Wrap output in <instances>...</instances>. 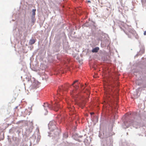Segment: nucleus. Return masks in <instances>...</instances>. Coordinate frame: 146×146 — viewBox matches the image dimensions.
I'll use <instances>...</instances> for the list:
<instances>
[{"instance_id":"15","label":"nucleus","mask_w":146,"mask_h":146,"mask_svg":"<svg viewBox=\"0 0 146 146\" xmlns=\"http://www.w3.org/2000/svg\"><path fill=\"white\" fill-rule=\"evenodd\" d=\"M108 101H110V99H108Z\"/></svg>"},{"instance_id":"2","label":"nucleus","mask_w":146,"mask_h":146,"mask_svg":"<svg viewBox=\"0 0 146 146\" xmlns=\"http://www.w3.org/2000/svg\"><path fill=\"white\" fill-rule=\"evenodd\" d=\"M53 124L52 122H50L48 124V127L50 129L54 130V128H55V124L53 125Z\"/></svg>"},{"instance_id":"1","label":"nucleus","mask_w":146,"mask_h":146,"mask_svg":"<svg viewBox=\"0 0 146 146\" xmlns=\"http://www.w3.org/2000/svg\"><path fill=\"white\" fill-rule=\"evenodd\" d=\"M44 106L45 109H46V107H48L50 109H52L56 111H58V110L61 108V107H60L59 104L56 102H55V104L52 107L47 103H44Z\"/></svg>"},{"instance_id":"6","label":"nucleus","mask_w":146,"mask_h":146,"mask_svg":"<svg viewBox=\"0 0 146 146\" xmlns=\"http://www.w3.org/2000/svg\"><path fill=\"white\" fill-rule=\"evenodd\" d=\"M137 123L134 121H131L130 123L131 125H133L134 126L135 125L137 124Z\"/></svg>"},{"instance_id":"5","label":"nucleus","mask_w":146,"mask_h":146,"mask_svg":"<svg viewBox=\"0 0 146 146\" xmlns=\"http://www.w3.org/2000/svg\"><path fill=\"white\" fill-rule=\"evenodd\" d=\"M99 48L98 47H96L93 49L92 50V52H97L99 50Z\"/></svg>"},{"instance_id":"12","label":"nucleus","mask_w":146,"mask_h":146,"mask_svg":"<svg viewBox=\"0 0 146 146\" xmlns=\"http://www.w3.org/2000/svg\"><path fill=\"white\" fill-rule=\"evenodd\" d=\"M141 1H142V3H144L145 2L146 0H144L143 1V0H141Z\"/></svg>"},{"instance_id":"10","label":"nucleus","mask_w":146,"mask_h":146,"mask_svg":"<svg viewBox=\"0 0 146 146\" xmlns=\"http://www.w3.org/2000/svg\"><path fill=\"white\" fill-rule=\"evenodd\" d=\"M74 87V88L76 89H77L78 88V86H77V85H76V86H75Z\"/></svg>"},{"instance_id":"8","label":"nucleus","mask_w":146,"mask_h":146,"mask_svg":"<svg viewBox=\"0 0 146 146\" xmlns=\"http://www.w3.org/2000/svg\"><path fill=\"white\" fill-rule=\"evenodd\" d=\"M36 11V9H33L32 10L33 12V16H35V11Z\"/></svg>"},{"instance_id":"7","label":"nucleus","mask_w":146,"mask_h":146,"mask_svg":"<svg viewBox=\"0 0 146 146\" xmlns=\"http://www.w3.org/2000/svg\"><path fill=\"white\" fill-rule=\"evenodd\" d=\"M68 137V134L67 133H64L63 134V137L65 138H67Z\"/></svg>"},{"instance_id":"11","label":"nucleus","mask_w":146,"mask_h":146,"mask_svg":"<svg viewBox=\"0 0 146 146\" xmlns=\"http://www.w3.org/2000/svg\"><path fill=\"white\" fill-rule=\"evenodd\" d=\"M74 93V91L73 90H72L70 94H71V95H72Z\"/></svg>"},{"instance_id":"3","label":"nucleus","mask_w":146,"mask_h":146,"mask_svg":"<svg viewBox=\"0 0 146 146\" xmlns=\"http://www.w3.org/2000/svg\"><path fill=\"white\" fill-rule=\"evenodd\" d=\"M67 89L66 88H63V86L61 87V88H59V90L60 92L62 93L63 91H66Z\"/></svg>"},{"instance_id":"9","label":"nucleus","mask_w":146,"mask_h":146,"mask_svg":"<svg viewBox=\"0 0 146 146\" xmlns=\"http://www.w3.org/2000/svg\"><path fill=\"white\" fill-rule=\"evenodd\" d=\"M78 80H76V81H74V82L72 84V86H73V85H74V84H75L76 82H78Z\"/></svg>"},{"instance_id":"4","label":"nucleus","mask_w":146,"mask_h":146,"mask_svg":"<svg viewBox=\"0 0 146 146\" xmlns=\"http://www.w3.org/2000/svg\"><path fill=\"white\" fill-rule=\"evenodd\" d=\"M36 41V39H31L29 41V43L31 45H32L35 43Z\"/></svg>"},{"instance_id":"13","label":"nucleus","mask_w":146,"mask_h":146,"mask_svg":"<svg viewBox=\"0 0 146 146\" xmlns=\"http://www.w3.org/2000/svg\"><path fill=\"white\" fill-rule=\"evenodd\" d=\"M144 35H146V31H145L144 32Z\"/></svg>"},{"instance_id":"14","label":"nucleus","mask_w":146,"mask_h":146,"mask_svg":"<svg viewBox=\"0 0 146 146\" xmlns=\"http://www.w3.org/2000/svg\"><path fill=\"white\" fill-rule=\"evenodd\" d=\"M90 114L91 115H92L94 114V112H91V113H90Z\"/></svg>"}]
</instances>
